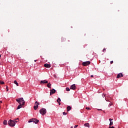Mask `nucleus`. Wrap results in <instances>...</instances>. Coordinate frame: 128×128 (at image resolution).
<instances>
[{
  "label": "nucleus",
  "instance_id": "nucleus-26",
  "mask_svg": "<svg viewBox=\"0 0 128 128\" xmlns=\"http://www.w3.org/2000/svg\"><path fill=\"white\" fill-rule=\"evenodd\" d=\"M102 98L105 97L106 96V94H102Z\"/></svg>",
  "mask_w": 128,
  "mask_h": 128
},
{
  "label": "nucleus",
  "instance_id": "nucleus-36",
  "mask_svg": "<svg viewBox=\"0 0 128 128\" xmlns=\"http://www.w3.org/2000/svg\"><path fill=\"white\" fill-rule=\"evenodd\" d=\"M98 110H102V109H98Z\"/></svg>",
  "mask_w": 128,
  "mask_h": 128
},
{
  "label": "nucleus",
  "instance_id": "nucleus-7",
  "mask_svg": "<svg viewBox=\"0 0 128 128\" xmlns=\"http://www.w3.org/2000/svg\"><path fill=\"white\" fill-rule=\"evenodd\" d=\"M122 76H124V74H122V73H120L117 75V78H122Z\"/></svg>",
  "mask_w": 128,
  "mask_h": 128
},
{
  "label": "nucleus",
  "instance_id": "nucleus-39",
  "mask_svg": "<svg viewBox=\"0 0 128 128\" xmlns=\"http://www.w3.org/2000/svg\"><path fill=\"white\" fill-rule=\"evenodd\" d=\"M0 56H1V55L0 54Z\"/></svg>",
  "mask_w": 128,
  "mask_h": 128
},
{
  "label": "nucleus",
  "instance_id": "nucleus-22",
  "mask_svg": "<svg viewBox=\"0 0 128 128\" xmlns=\"http://www.w3.org/2000/svg\"><path fill=\"white\" fill-rule=\"evenodd\" d=\"M112 124H113L112 122H110V126H112Z\"/></svg>",
  "mask_w": 128,
  "mask_h": 128
},
{
  "label": "nucleus",
  "instance_id": "nucleus-23",
  "mask_svg": "<svg viewBox=\"0 0 128 128\" xmlns=\"http://www.w3.org/2000/svg\"><path fill=\"white\" fill-rule=\"evenodd\" d=\"M63 115H64V116H66V112H63Z\"/></svg>",
  "mask_w": 128,
  "mask_h": 128
},
{
  "label": "nucleus",
  "instance_id": "nucleus-17",
  "mask_svg": "<svg viewBox=\"0 0 128 128\" xmlns=\"http://www.w3.org/2000/svg\"><path fill=\"white\" fill-rule=\"evenodd\" d=\"M84 126H86L87 128H90V124L86 123L84 124Z\"/></svg>",
  "mask_w": 128,
  "mask_h": 128
},
{
  "label": "nucleus",
  "instance_id": "nucleus-6",
  "mask_svg": "<svg viewBox=\"0 0 128 128\" xmlns=\"http://www.w3.org/2000/svg\"><path fill=\"white\" fill-rule=\"evenodd\" d=\"M82 64L84 66H88V64H90V62L88 61V62H83Z\"/></svg>",
  "mask_w": 128,
  "mask_h": 128
},
{
  "label": "nucleus",
  "instance_id": "nucleus-32",
  "mask_svg": "<svg viewBox=\"0 0 128 128\" xmlns=\"http://www.w3.org/2000/svg\"><path fill=\"white\" fill-rule=\"evenodd\" d=\"M112 104H108V106H109V107H110V106H111Z\"/></svg>",
  "mask_w": 128,
  "mask_h": 128
},
{
  "label": "nucleus",
  "instance_id": "nucleus-2",
  "mask_svg": "<svg viewBox=\"0 0 128 128\" xmlns=\"http://www.w3.org/2000/svg\"><path fill=\"white\" fill-rule=\"evenodd\" d=\"M38 122H40V120L36 118H32L28 121V122H34V124H36Z\"/></svg>",
  "mask_w": 128,
  "mask_h": 128
},
{
  "label": "nucleus",
  "instance_id": "nucleus-21",
  "mask_svg": "<svg viewBox=\"0 0 128 128\" xmlns=\"http://www.w3.org/2000/svg\"><path fill=\"white\" fill-rule=\"evenodd\" d=\"M66 92H70V89L69 88H66Z\"/></svg>",
  "mask_w": 128,
  "mask_h": 128
},
{
  "label": "nucleus",
  "instance_id": "nucleus-16",
  "mask_svg": "<svg viewBox=\"0 0 128 128\" xmlns=\"http://www.w3.org/2000/svg\"><path fill=\"white\" fill-rule=\"evenodd\" d=\"M3 124L5 126H6V124H8V121H6V120H4L3 122Z\"/></svg>",
  "mask_w": 128,
  "mask_h": 128
},
{
  "label": "nucleus",
  "instance_id": "nucleus-12",
  "mask_svg": "<svg viewBox=\"0 0 128 128\" xmlns=\"http://www.w3.org/2000/svg\"><path fill=\"white\" fill-rule=\"evenodd\" d=\"M57 102L58 103L59 106H60V98H58L57 100Z\"/></svg>",
  "mask_w": 128,
  "mask_h": 128
},
{
  "label": "nucleus",
  "instance_id": "nucleus-27",
  "mask_svg": "<svg viewBox=\"0 0 128 128\" xmlns=\"http://www.w3.org/2000/svg\"><path fill=\"white\" fill-rule=\"evenodd\" d=\"M105 100L106 102H109L108 100V98H105Z\"/></svg>",
  "mask_w": 128,
  "mask_h": 128
},
{
  "label": "nucleus",
  "instance_id": "nucleus-29",
  "mask_svg": "<svg viewBox=\"0 0 128 128\" xmlns=\"http://www.w3.org/2000/svg\"><path fill=\"white\" fill-rule=\"evenodd\" d=\"M109 120H110V122L112 120V118H110L109 119Z\"/></svg>",
  "mask_w": 128,
  "mask_h": 128
},
{
  "label": "nucleus",
  "instance_id": "nucleus-13",
  "mask_svg": "<svg viewBox=\"0 0 128 128\" xmlns=\"http://www.w3.org/2000/svg\"><path fill=\"white\" fill-rule=\"evenodd\" d=\"M70 110H72V108L70 107V106H67V112H70Z\"/></svg>",
  "mask_w": 128,
  "mask_h": 128
},
{
  "label": "nucleus",
  "instance_id": "nucleus-18",
  "mask_svg": "<svg viewBox=\"0 0 128 128\" xmlns=\"http://www.w3.org/2000/svg\"><path fill=\"white\" fill-rule=\"evenodd\" d=\"M14 82L15 84H16L17 86H18V82H16V80H14Z\"/></svg>",
  "mask_w": 128,
  "mask_h": 128
},
{
  "label": "nucleus",
  "instance_id": "nucleus-34",
  "mask_svg": "<svg viewBox=\"0 0 128 128\" xmlns=\"http://www.w3.org/2000/svg\"><path fill=\"white\" fill-rule=\"evenodd\" d=\"M109 128H114V126H109Z\"/></svg>",
  "mask_w": 128,
  "mask_h": 128
},
{
  "label": "nucleus",
  "instance_id": "nucleus-37",
  "mask_svg": "<svg viewBox=\"0 0 128 128\" xmlns=\"http://www.w3.org/2000/svg\"><path fill=\"white\" fill-rule=\"evenodd\" d=\"M0 104H2V101H0Z\"/></svg>",
  "mask_w": 128,
  "mask_h": 128
},
{
  "label": "nucleus",
  "instance_id": "nucleus-28",
  "mask_svg": "<svg viewBox=\"0 0 128 128\" xmlns=\"http://www.w3.org/2000/svg\"><path fill=\"white\" fill-rule=\"evenodd\" d=\"M62 42H64V38H62Z\"/></svg>",
  "mask_w": 128,
  "mask_h": 128
},
{
  "label": "nucleus",
  "instance_id": "nucleus-24",
  "mask_svg": "<svg viewBox=\"0 0 128 128\" xmlns=\"http://www.w3.org/2000/svg\"><path fill=\"white\" fill-rule=\"evenodd\" d=\"M86 110H90V108L88 107H86Z\"/></svg>",
  "mask_w": 128,
  "mask_h": 128
},
{
  "label": "nucleus",
  "instance_id": "nucleus-30",
  "mask_svg": "<svg viewBox=\"0 0 128 128\" xmlns=\"http://www.w3.org/2000/svg\"><path fill=\"white\" fill-rule=\"evenodd\" d=\"M78 125H76L74 128H78Z\"/></svg>",
  "mask_w": 128,
  "mask_h": 128
},
{
  "label": "nucleus",
  "instance_id": "nucleus-14",
  "mask_svg": "<svg viewBox=\"0 0 128 128\" xmlns=\"http://www.w3.org/2000/svg\"><path fill=\"white\" fill-rule=\"evenodd\" d=\"M47 86L48 88H52V84H50V83H48L47 84Z\"/></svg>",
  "mask_w": 128,
  "mask_h": 128
},
{
  "label": "nucleus",
  "instance_id": "nucleus-1",
  "mask_svg": "<svg viewBox=\"0 0 128 128\" xmlns=\"http://www.w3.org/2000/svg\"><path fill=\"white\" fill-rule=\"evenodd\" d=\"M16 100L18 102L19 104H22V106H24V104H26V102L24 100V98H17Z\"/></svg>",
  "mask_w": 128,
  "mask_h": 128
},
{
  "label": "nucleus",
  "instance_id": "nucleus-19",
  "mask_svg": "<svg viewBox=\"0 0 128 128\" xmlns=\"http://www.w3.org/2000/svg\"><path fill=\"white\" fill-rule=\"evenodd\" d=\"M13 122H14L15 124L16 122H18V118H17L16 119L14 120H13Z\"/></svg>",
  "mask_w": 128,
  "mask_h": 128
},
{
  "label": "nucleus",
  "instance_id": "nucleus-10",
  "mask_svg": "<svg viewBox=\"0 0 128 128\" xmlns=\"http://www.w3.org/2000/svg\"><path fill=\"white\" fill-rule=\"evenodd\" d=\"M55 92H56V90L52 88V90H50V94H55Z\"/></svg>",
  "mask_w": 128,
  "mask_h": 128
},
{
  "label": "nucleus",
  "instance_id": "nucleus-4",
  "mask_svg": "<svg viewBox=\"0 0 128 128\" xmlns=\"http://www.w3.org/2000/svg\"><path fill=\"white\" fill-rule=\"evenodd\" d=\"M8 124H9L10 126H16V123L14 122V120H10L8 122Z\"/></svg>",
  "mask_w": 128,
  "mask_h": 128
},
{
  "label": "nucleus",
  "instance_id": "nucleus-15",
  "mask_svg": "<svg viewBox=\"0 0 128 128\" xmlns=\"http://www.w3.org/2000/svg\"><path fill=\"white\" fill-rule=\"evenodd\" d=\"M22 106V104H19V105L17 107L16 110H20V108H21Z\"/></svg>",
  "mask_w": 128,
  "mask_h": 128
},
{
  "label": "nucleus",
  "instance_id": "nucleus-9",
  "mask_svg": "<svg viewBox=\"0 0 128 128\" xmlns=\"http://www.w3.org/2000/svg\"><path fill=\"white\" fill-rule=\"evenodd\" d=\"M76 84H74L72 85L70 87V90H76Z\"/></svg>",
  "mask_w": 128,
  "mask_h": 128
},
{
  "label": "nucleus",
  "instance_id": "nucleus-31",
  "mask_svg": "<svg viewBox=\"0 0 128 128\" xmlns=\"http://www.w3.org/2000/svg\"><path fill=\"white\" fill-rule=\"evenodd\" d=\"M6 92H8V86H6Z\"/></svg>",
  "mask_w": 128,
  "mask_h": 128
},
{
  "label": "nucleus",
  "instance_id": "nucleus-25",
  "mask_svg": "<svg viewBox=\"0 0 128 128\" xmlns=\"http://www.w3.org/2000/svg\"><path fill=\"white\" fill-rule=\"evenodd\" d=\"M110 64H114V61H110Z\"/></svg>",
  "mask_w": 128,
  "mask_h": 128
},
{
  "label": "nucleus",
  "instance_id": "nucleus-20",
  "mask_svg": "<svg viewBox=\"0 0 128 128\" xmlns=\"http://www.w3.org/2000/svg\"><path fill=\"white\" fill-rule=\"evenodd\" d=\"M0 84H4V81H0Z\"/></svg>",
  "mask_w": 128,
  "mask_h": 128
},
{
  "label": "nucleus",
  "instance_id": "nucleus-33",
  "mask_svg": "<svg viewBox=\"0 0 128 128\" xmlns=\"http://www.w3.org/2000/svg\"><path fill=\"white\" fill-rule=\"evenodd\" d=\"M106 48H104V49H103V52H106Z\"/></svg>",
  "mask_w": 128,
  "mask_h": 128
},
{
  "label": "nucleus",
  "instance_id": "nucleus-8",
  "mask_svg": "<svg viewBox=\"0 0 128 128\" xmlns=\"http://www.w3.org/2000/svg\"><path fill=\"white\" fill-rule=\"evenodd\" d=\"M48 80H41L40 82V84H48Z\"/></svg>",
  "mask_w": 128,
  "mask_h": 128
},
{
  "label": "nucleus",
  "instance_id": "nucleus-11",
  "mask_svg": "<svg viewBox=\"0 0 128 128\" xmlns=\"http://www.w3.org/2000/svg\"><path fill=\"white\" fill-rule=\"evenodd\" d=\"M44 66L45 68H50V64H44Z\"/></svg>",
  "mask_w": 128,
  "mask_h": 128
},
{
  "label": "nucleus",
  "instance_id": "nucleus-35",
  "mask_svg": "<svg viewBox=\"0 0 128 128\" xmlns=\"http://www.w3.org/2000/svg\"><path fill=\"white\" fill-rule=\"evenodd\" d=\"M90 77H91V78H94V75H91V76H90Z\"/></svg>",
  "mask_w": 128,
  "mask_h": 128
},
{
  "label": "nucleus",
  "instance_id": "nucleus-5",
  "mask_svg": "<svg viewBox=\"0 0 128 128\" xmlns=\"http://www.w3.org/2000/svg\"><path fill=\"white\" fill-rule=\"evenodd\" d=\"M38 106H40V103L38 102V101H36L35 102L34 106V110H38Z\"/></svg>",
  "mask_w": 128,
  "mask_h": 128
},
{
  "label": "nucleus",
  "instance_id": "nucleus-3",
  "mask_svg": "<svg viewBox=\"0 0 128 128\" xmlns=\"http://www.w3.org/2000/svg\"><path fill=\"white\" fill-rule=\"evenodd\" d=\"M40 113L42 114V116H44L46 114V110L44 108H42L40 110Z\"/></svg>",
  "mask_w": 128,
  "mask_h": 128
},
{
  "label": "nucleus",
  "instance_id": "nucleus-38",
  "mask_svg": "<svg viewBox=\"0 0 128 128\" xmlns=\"http://www.w3.org/2000/svg\"><path fill=\"white\" fill-rule=\"evenodd\" d=\"M36 62V60H34V62Z\"/></svg>",
  "mask_w": 128,
  "mask_h": 128
}]
</instances>
